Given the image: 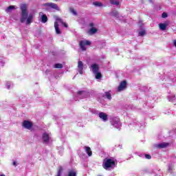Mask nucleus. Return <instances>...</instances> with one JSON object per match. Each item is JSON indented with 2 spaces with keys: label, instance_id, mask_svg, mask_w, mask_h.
I'll return each instance as SVG.
<instances>
[{
  "label": "nucleus",
  "instance_id": "nucleus-1",
  "mask_svg": "<svg viewBox=\"0 0 176 176\" xmlns=\"http://www.w3.org/2000/svg\"><path fill=\"white\" fill-rule=\"evenodd\" d=\"M20 9L21 10V17L20 19L21 23H25L28 17V12H27V4L23 3L20 6Z\"/></svg>",
  "mask_w": 176,
  "mask_h": 176
},
{
  "label": "nucleus",
  "instance_id": "nucleus-2",
  "mask_svg": "<svg viewBox=\"0 0 176 176\" xmlns=\"http://www.w3.org/2000/svg\"><path fill=\"white\" fill-rule=\"evenodd\" d=\"M103 168H104V170H108V168H112V167H113L116 164L115 160L111 158H105L103 160Z\"/></svg>",
  "mask_w": 176,
  "mask_h": 176
},
{
  "label": "nucleus",
  "instance_id": "nucleus-3",
  "mask_svg": "<svg viewBox=\"0 0 176 176\" xmlns=\"http://www.w3.org/2000/svg\"><path fill=\"white\" fill-rule=\"evenodd\" d=\"M90 45H91V42L87 40L80 41L79 43V46L82 52H86L87 49L85 46H90Z\"/></svg>",
  "mask_w": 176,
  "mask_h": 176
},
{
  "label": "nucleus",
  "instance_id": "nucleus-4",
  "mask_svg": "<svg viewBox=\"0 0 176 176\" xmlns=\"http://www.w3.org/2000/svg\"><path fill=\"white\" fill-rule=\"evenodd\" d=\"M44 6H46V8H50V9H55V10H60L58 6H57V4L54 3H45L44 4Z\"/></svg>",
  "mask_w": 176,
  "mask_h": 176
},
{
  "label": "nucleus",
  "instance_id": "nucleus-5",
  "mask_svg": "<svg viewBox=\"0 0 176 176\" xmlns=\"http://www.w3.org/2000/svg\"><path fill=\"white\" fill-rule=\"evenodd\" d=\"M124 89H127V81L122 80L118 88V91H122V90H124Z\"/></svg>",
  "mask_w": 176,
  "mask_h": 176
},
{
  "label": "nucleus",
  "instance_id": "nucleus-6",
  "mask_svg": "<svg viewBox=\"0 0 176 176\" xmlns=\"http://www.w3.org/2000/svg\"><path fill=\"white\" fill-rule=\"evenodd\" d=\"M33 124L29 120H24L23 122V126L25 127V129H28V130H30L31 127H32Z\"/></svg>",
  "mask_w": 176,
  "mask_h": 176
},
{
  "label": "nucleus",
  "instance_id": "nucleus-7",
  "mask_svg": "<svg viewBox=\"0 0 176 176\" xmlns=\"http://www.w3.org/2000/svg\"><path fill=\"white\" fill-rule=\"evenodd\" d=\"M91 68L92 69L93 74H96L100 71V67L97 63H94L93 65H91Z\"/></svg>",
  "mask_w": 176,
  "mask_h": 176
},
{
  "label": "nucleus",
  "instance_id": "nucleus-8",
  "mask_svg": "<svg viewBox=\"0 0 176 176\" xmlns=\"http://www.w3.org/2000/svg\"><path fill=\"white\" fill-rule=\"evenodd\" d=\"M78 72L80 75H83V62L79 60L78 62Z\"/></svg>",
  "mask_w": 176,
  "mask_h": 176
},
{
  "label": "nucleus",
  "instance_id": "nucleus-9",
  "mask_svg": "<svg viewBox=\"0 0 176 176\" xmlns=\"http://www.w3.org/2000/svg\"><path fill=\"white\" fill-rule=\"evenodd\" d=\"M98 116L100 119H102V120H103V122H107V120H108V115H107V113L104 112L99 113Z\"/></svg>",
  "mask_w": 176,
  "mask_h": 176
},
{
  "label": "nucleus",
  "instance_id": "nucleus-10",
  "mask_svg": "<svg viewBox=\"0 0 176 176\" xmlns=\"http://www.w3.org/2000/svg\"><path fill=\"white\" fill-rule=\"evenodd\" d=\"M43 141L44 144H47V142L50 141V137L49 136V134H47V133H44L43 134Z\"/></svg>",
  "mask_w": 176,
  "mask_h": 176
},
{
  "label": "nucleus",
  "instance_id": "nucleus-11",
  "mask_svg": "<svg viewBox=\"0 0 176 176\" xmlns=\"http://www.w3.org/2000/svg\"><path fill=\"white\" fill-rule=\"evenodd\" d=\"M54 28H55V30H56V33L58 35H60V34H61V31L60 30V28L58 25V22H54Z\"/></svg>",
  "mask_w": 176,
  "mask_h": 176
},
{
  "label": "nucleus",
  "instance_id": "nucleus-12",
  "mask_svg": "<svg viewBox=\"0 0 176 176\" xmlns=\"http://www.w3.org/2000/svg\"><path fill=\"white\" fill-rule=\"evenodd\" d=\"M49 20V19L47 18V16H46V14H43L41 16V23H43V24L47 23V21Z\"/></svg>",
  "mask_w": 176,
  "mask_h": 176
},
{
  "label": "nucleus",
  "instance_id": "nucleus-13",
  "mask_svg": "<svg viewBox=\"0 0 176 176\" xmlns=\"http://www.w3.org/2000/svg\"><path fill=\"white\" fill-rule=\"evenodd\" d=\"M85 151H86V153H87L88 156H92L93 155V151H91V148L89 146H85L84 147Z\"/></svg>",
  "mask_w": 176,
  "mask_h": 176
},
{
  "label": "nucleus",
  "instance_id": "nucleus-14",
  "mask_svg": "<svg viewBox=\"0 0 176 176\" xmlns=\"http://www.w3.org/2000/svg\"><path fill=\"white\" fill-rule=\"evenodd\" d=\"M98 31L96 28H91L90 30L88 31L89 35H94Z\"/></svg>",
  "mask_w": 176,
  "mask_h": 176
},
{
  "label": "nucleus",
  "instance_id": "nucleus-15",
  "mask_svg": "<svg viewBox=\"0 0 176 176\" xmlns=\"http://www.w3.org/2000/svg\"><path fill=\"white\" fill-rule=\"evenodd\" d=\"M168 145H170V143L164 142V143L157 144V148H167Z\"/></svg>",
  "mask_w": 176,
  "mask_h": 176
},
{
  "label": "nucleus",
  "instance_id": "nucleus-16",
  "mask_svg": "<svg viewBox=\"0 0 176 176\" xmlns=\"http://www.w3.org/2000/svg\"><path fill=\"white\" fill-rule=\"evenodd\" d=\"M159 27L162 30V31H166V30H167V24L166 23H161L159 24Z\"/></svg>",
  "mask_w": 176,
  "mask_h": 176
},
{
  "label": "nucleus",
  "instance_id": "nucleus-17",
  "mask_svg": "<svg viewBox=\"0 0 176 176\" xmlns=\"http://www.w3.org/2000/svg\"><path fill=\"white\" fill-rule=\"evenodd\" d=\"M34 16H32V14H30L28 16V18L26 19V24H28V25H30L31 23H32V18H33Z\"/></svg>",
  "mask_w": 176,
  "mask_h": 176
},
{
  "label": "nucleus",
  "instance_id": "nucleus-18",
  "mask_svg": "<svg viewBox=\"0 0 176 176\" xmlns=\"http://www.w3.org/2000/svg\"><path fill=\"white\" fill-rule=\"evenodd\" d=\"M67 176H76V170H71L68 172Z\"/></svg>",
  "mask_w": 176,
  "mask_h": 176
},
{
  "label": "nucleus",
  "instance_id": "nucleus-19",
  "mask_svg": "<svg viewBox=\"0 0 176 176\" xmlns=\"http://www.w3.org/2000/svg\"><path fill=\"white\" fill-rule=\"evenodd\" d=\"M104 94H105L106 98H107V100H112V95L111 94V92L106 91L104 92Z\"/></svg>",
  "mask_w": 176,
  "mask_h": 176
},
{
  "label": "nucleus",
  "instance_id": "nucleus-20",
  "mask_svg": "<svg viewBox=\"0 0 176 176\" xmlns=\"http://www.w3.org/2000/svg\"><path fill=\"white\" fill-rule=\"evenodd\" d=\"M15 9L14 6H10L7 8V9L6 10V13H9L10 12L11 10H13Z\"/></svg>",
  "mask_w": 176,
  "mask_h": 176
},
{
  "label": "nucleus",
  "instance_id": "nucleus-21",
  "mask_svg": "<svg viewBox=\"0 0 176 176\" xmlns=\"http://www.w3.org/2000/svg\"><path fill=\"white\" fill-rule=\"evenodd\" d=\"M111 16H113V17H116L117 19H118L119 17V12L116 10H114L111 12Z\"/></svg>",
  "mask_w": 176,
  "mask_h": 176
},
{
  "label": "nucleus",
  "instance_id": "nucleus-22",
  "mask_svg": "<svg viewBox=\"0 0 176 176\" xmlns=\"http://www.w3.org/2000/svg\"><path fill=\"white\" fill-rule=\"evenodd\" d=\"M110 3H111V5H116V6H119V4L120 3L119 1H116V0H109Z\"/></svg>",
  "mask_w": 176,
  "mask_h": 176
},
{
  "label": "nucleus",
  "instance_id": "nucleus-23",
  "mask_svg": "<svg viewBox=\"0 0 176 176\" xmlns=\"http://www.w3.org/2000/svg\"><path fill=\"white\" fill-rule=\"evenodd\" d=\"M95 74L96 79H101V73L99 72H97L96 73H94Z\"/></svg>",
  "mask_w": 176,
  "mask_h": 176
},
{
  "label": "nucleus",
  "instance_id": "nucleus-24",
  "mask_svg": "<svg viewBox=\"0 0 176 176\" xmlns=\"http://www.w3.org/2000/svg\"><path fill=\"white\" fill-rule=\"evenodd\" d=\"M93 5H94V6H97L98 8H100L101 6H102V3L100 1H95L93 3Z\"/></svg>",
  "mask_w": 176,
  "mask_h": 176
},
{
  "label": "nucleus",
  "instance_id": "nucleus-25",
  "mask_svg": "<svg viewBox=\"0 0 176 176\" xmlns=\"http://www.w3.org/2000/svg\"><path fill=\"white\" fill-rule=\"evenodd\" d=\"M69 11L71 12V13H72L74 16H78V12H76V10H75V9L70 8H69Z\"/></svg>",
  "mask_w": 176,
  "mask_h": 176
},
{
  "label": "nucleus",
  "instance_id": "nucleus-26",
  "mask_svg": "<svg viewBox=\"0 0 176 176\" xmlns=\"http://www.w3.org/2000/svg\"><path fill=\"white\" fill-rule=\"evenodd\" d=\"M57 20H58V21H60V23H62L63 27H65V28H68V24L64 23V22L63 21V19H61L59 18V19H58Z\"/></svg>",
  "mask_w": 176,
  "mask_h": 176
},
{
  "label": "nucleus",
  "instance_id": "nucleus-27",
  "mask_svg": "<svg viewBox=\"0 0 176 176\" xmlns=\"http://www.w3.org/2000/svg\"><path fill=\"white\" fill-rule=\"evenodd\" d=\"M55 68H57V69L63 68V64H61V63H56V64H55Z\"/></svg>",
  "mask_w": 176,
  "mask_h": 176
},
{
  "label": "nucleus",
  "instance_id": "nucleus-28",
  "mask_svg": "<svg viewBox=\"0 0 176 176\" xmlns=\"http://www.w3.org/2000/svg\"><path fill=\"white\" fill-rule=\"evenodd\" d=\"M146 33L145 32V30H142L140 32H139V36H144V35H145Z\"/></svg>",
  "mask_w": 176,
  "mask_h": 176
},
{
  "label": "nucleus",
  "instance_id": "nucleus-29",
  "mask_svg": "<svg viewBox=\"0 0 176 176\" xmlns=\"http://www.w3.org/2000/svg\"><path fill=\"white\" fill-rule=\"evenodd\" d=\"M168 16L167 12H163L162 14V19H166Z\"/></svg>",
  "mask_w": 176,
  "mask_h": 176
},
{
  "label": "nucleus",
  "instance_id": "nucleus-30",
  "mask_svg": "<svg viewBox=\"0 0 176 176\" xmlns=\"http://www.w3.org/2000/svg\"><path fill=\"white\" fill-rule=\"evenodd\" d=\"M145 157L148 160H150V159H152V156H151V155L149 154H145Z\"/></svg>",
  "mask_w": 176,
  "mask_h": 176
},
{
  "label": "nucleus",
  "instance_id": "nucleus-31",
  "mask_svg": "<svg viewBox=\"0 0 176 176\" xmlns=\"http://www.w3.org/2000/svg\"><path fill=\"white\" fill-rule=\"evenodd\" d=\"M83 93H86V91H78L77 92V94H78V96H80V95L83 94Z\"/></svg>",
  "mask_w": 176,
  "mask_h": 176
},
{
  "label": "nucleus",
  "instance_id": "nucleus-32",
  "mask_svg": "<svg viewBox=\"0 0 176 176\" xmlns=\"http://www.w3.org/2000/svg\"><path fill=\"white\" fill-rule=\"evenodd\" d=\"M63 166H59L58 169V172L63 173Z\"/></svg>",
  "mask_w": 176,
  "mask_h": 176
},
{
  "label": "nucleus",
  "instance_id": "nucleus-33",
  "mask_svg": "<svg viewBox=\"0 0 176 176\" xmlns=\"http://www.w3.org/2000/svg\"><path fill=\"white\" fill-rule=\"evenodd\" d=\"M174 170V167L173 166H168V171H173Z\"/></svg>",
  "mask_w": 176,
  "mask_h": 176
},
{
  "label": "nucleus",
  "instance_id": "nucleus-34",
  "mask_svg": "<svg viewBox=\"0 0 176 176\" xmlns=\"http://www.w3.org/2000/svg\"><path fill=\"white\" fill-rule=\"evenodd\" d=\"M89 27H91V28H94V23H89Z\"/></svg>",
  "mask_w": 176,
  "mask_h": 176
},
{
  "label": "nucleus",
  "instance_id": "nucleus-35",
  "mask_svg": "<svg viewBox=\"0 0 176 176\" xmlns=\"http://www.w3.org/2000/svg\"><path fill=\"white\" fill-rule=\"evenodd\" d=\"M13 166H17V162H16V161H14L13 163H12Z\"/></svg>",
  "mask_w": 176,
  "mask_h": 176
},
{
  "label": "nucleus",
  "instance_id": "nucleus-36",
  "mask_svg": "<svg viewBox=\"0 0 176 176\" xmlns=\"http://www.w3.org/2000/svg\"><path fill=\"white\" fill-rule=\"evenodd\" d=\"M62 173L61 172H57L56 176H61Z\"/></svg>",
  "mask_w": 176,
  "mask_h": 176
},
{
  "label": "nucleus",
  "instance_id": "nucleus-37",
  "mask_svg": "<svg viewBox=\"0 0 176 176\" xmlns=\"http://www.w3.org/2000/svg\"><path fill=\"white\" fill-rule=\"evenodd\" d=\"M173 45H174V46H175V47H176V40H174V41H173Z\"/></svg>",
  "mask_w": 176,
  "mask_h": 176
},
{
  "label": "nucleus",
  "instance_id": "nucleus-38",
  "mask_svg": "<svg viewBox=\"0 0 176 176\" xmlns=\"http://www.w3.org/2000/svg\"><path fill=\"white\" fill-rule=\"evenodd\" d=\"M148 1H149V2H151V3L153 2V0H148Z\"/></svg>",
  "mask_w": 176,
  "mask_h": 176
},
{
  "label": "nucleus",
  "instance_id": "nucleus-39",
  "mask_svg": "<svg viewBox=\"0 0 176 176\" xmlns=\"http://www.w3.org/2000/svg\"><path fill=\"white\" fill-rule=\"evenodd\" d=\"M8 89H10V85H8Z\"/></svg>",
  "mask_w": 176,
  "mask_h": 176
},
{
  "label": "nucleus",
  "instance_id": "nucleus-40",
  "mask_svg": "<svg viewBox=\"0 0 176 176\" xmlns=\"http://www.w3.org/2000/svg\"><path fill=\"white\" fill-rule=\"evenodd\" d=\"M98 176H102V175H99Z\"/></svg>",
  "mask_w": 176,
  "mask_h": 176
}]
</instances>
